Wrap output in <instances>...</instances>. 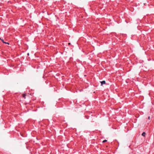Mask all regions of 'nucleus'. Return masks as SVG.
<instances>
[{"label":"nucleus","mask_w":154,"mask_h":154,"mask_svg":"<svg viewBox=\"0 0 154 154\" xmlns=\"http://www.w3.org/2000/svg\"><path fill=\"white\" fill-rule=\"evenodd\" d=\"M0 39H1H1H2L0 38Z\"/></svg>","instance_id":"1a4fd4ad"},{"label":"nucleus","mask_w":154,"mask_h":154,"mask_svg":"<svg viewBox=\"0 0 154 154\" xmlns=\"http://www.w3.org/2000/svg\"><path fill=\"white\" fill-rule=\"evenodd\" d=\"M146 134V133L145 132H143L142 133V135L143 136H145Z\"/></svg>","instance_id":"f03ea898"},{"label":"nucleus","mask_w":154,"mask_h":154,"mask_svg":"<svg viewBox=\"0 0 154 154\" xmlns=\"http://www.w3.org/2000/svg\"><path fill=\"white\" fill-rule=\"evenodd\" d=\"M1 41H2V42L3 43H5V42L4 41V40H3V39H1Z\"/></svg>","instance_id":"39448f33"},{"label":"nucleus","mask_w":154,"mask_h":154,"mask_svg":"<svg viewBox=\"0 0 154 154\" xmlns=\"http://www.w3.org/2000/svg\"><path fill=\"white\" fill-rule=\"evenodd\" d=\"M5 43L6 44H9V43L8 42H5Z\"/></svg>","instance_id":"423d86ee"},{"label":"nucleus","mask_w":154,"mask_h":154,"mask_svg":"<svg viewBox=\"0 0 154 154\" xmlns=\"http://www.w3.org/2000/svg\"><path fill=\"white\" fill-rule=\"evenodd\" d=\"M27 55H29V53H28L27 54Z\"/></svg>","instance_id":"6e6552de"},{"label":"nucleus","mask_w":154,"mask_h":154,"mask_svg":"<svg viewBox=\"0 0 154 154\" xmlns=\"http://www.w3.org/2000/svg\"><path fill=\"white\" fill-rule=\"evenodd\" d=\"M106 141H107V140H103V143H104V142H106Z\"/></svg>","instance_id":"20e7f679"},{"label":"nucleus","mask_w":154,"mask_h":154,"mask_svg":"<svg viewBox=\"0 0 154 154\" xmlns=\"http://www.w3.org/2000/svg\"><path fill=\"white\" fill-rule=\"evenodd\" d=\"M148 119L149 120L150 119V117L149 116L148 117Z\"/></svg>","instance_id":"0eeeda50"},{"label":"nucleus","mask_w":154,"mask_h":154,"mask_svg":"<svg viewBox=\"0 0 154 154\" xmlns=\"http://www.w3.org/2000/svg\"><path fill=\"white\" fill-rule=\"evenodd\" d=\"M101 84V85H103V84H106V82L105 81H102L100 82Z\"/></svg>","instance_id":"f257e3e1"},{"label":"nucleus","mask_w":154,"mask_h":154,"mask_svg":"<svg viewBox=\"0 0 154 154\" xmlns=\"http://www.w3.org/2000/svg\"><path fill=\"white\" fill-rule=\"evenodd\" d=\"M23 97L24 98H25L26 95L25 94H23Z\"/></svg>","instance_id":"7ed1b4c3"}]
</instances>
